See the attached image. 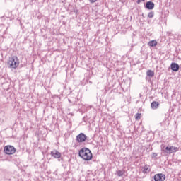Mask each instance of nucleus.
<instances>
[{"mask_svg": "<svg viewBox=\"0 0 181 181\" xmlns=\"http://www.w3.org/2000/svg\"><path fill=\"white\" fill-rule=\"evenodd\" d=\"M78 155L83 160H91L93 159V153L91 151L87 148H83L79 151Z\"/></svg>", "mask_w": 181, "mask_h": 181, "instance_id": "obj_1", "label": "nucleus"}, {"mask_svg": "<svg viewBox=\"0 0 181 181\" xmlns=\"http://www.w3.org/2000/svg\"><path fill=\"white\" fill-rule=\"evenodd\" d=\"M179 151V148L175 147L173 146L165 147V145H161V151L164 153L165 155H170L175 153Z\"/></svg>", "mask_w": 181, "mask_h": 181, "instance_id": "obj_2", "label": "nucleus"}, {"mask_svg": "<svg viewBox=\"0 0 181 181\" xmlns=\"http://www.w3.org/2000/svg\"><path fill=\"white\" fill-rule=\"evenodd\" d=\"M8 66L10 69H16L19 66V59L18 57H13L9 59L8 62Z\"/></svg>", "mask_w": 181, "mask_h": 181, "instance_id": "obj_3", "label": "nucleus"}, {"mask_svg": "<svg viewBox=\"0 0 181 181\" xmlns=\"http://www.w3.org/2000/svg\"><path fill=\"white\" fill-rule=\"evenodd\" d=\"M4 152L6 155H13L16 152V148L13 146H6L4 147Z\"/></svg>", "mask_w": 181, "mask_h": 181, "instance_id": "obj_4", "label": "nucleus"}, {"mask_svg": "<svg viewBox=\"0 0 181 181\" xmlns=\"http://www.w3.org/2000/svg\"><path fill=\"white\" fill-rule=\"evenodd\" d=\"M165 179H166V175H165V174H163V173H158L154 175L155 181H165Z\"/></svg>", "mask_w": 181, "mask_h": 181, "instance_id": "obj_5", "label": "nucleus"}, {"mask_svg": "<svg viewBox=\"0 0 181 181\" xmlns=\"http://www.w3.org/2000/svg\"><path fill=\"white\" fill-rule=\"evenodd\" d=\"M86 139H87V136L84 134V133H81L76 136V141L77 142H86Z\"/></svg>", "mask_w": 181, "mask_h": 181, "instance_id": "obj_6", "label": "nucleus"}, {"mask_svg": "<svg viewBox=\"0 0 181 181\" xmlns=\"http://www.w3.org/2000/svg\"><path fill=\"white\" fill-rule=\"evenodd\" d=\"M51 156L55 159H59V158L62 157V153H60L57 150H53L51 151Z\"/></svg>", "mask_w": 181, "mask_h": 181, "instance_id": "obj_7", "label": "nucleus"}, {"mask_svg": "<svg viewBox=\"0 0 181 181\" xmlns=\"http://www.w3.org/2000/svg\"><path fill=\"white\" fill-rule=\"evenodd\" d=\"M146 9L152 10L153 8H155V4L152 1H147L146 3Z\"/></svg>", "mask_w": 181, "mask_h": 181, "instance_id": "obj_8", "label": "nucleus"}, {"mask_svg": "<svg viewBox=\"0 0 181 181\" xmlns=\"http://www.w3.org/2000/svg\"><path fill=\"white\" fill-rule=\"evenodd\" d=\"M170 67L173 71H179V64L176 63H172Z\"/></svg>", "mask_w": 181, "mask_h": 181, "instance_id": "obj_9", "label": "nucleus"}, {"mask_svg": "<svg viewBox=\"0 0 181 181\" xmlns=\"http://www.w3.org/2000/svg\"><path fill=\"white\" fill-rule=\"evenodd\" d=\"M151 107L152 110H158V108H159V103L156 101H153L151 103Z\"/></svg>", "mask_w": 181, "mask_h": 181, "instance_id": "obj_10", "label": "nucleus"}, {"mask_svg": "<svg viewBox=\"0 0 181 181\" xmlns=\"http://www.w3.org/2000/svg\"><path fill=\"white\" fill-rule=\"evenodd\" d=\"M148 45L150 46V47H155L156 45H158V42L155 40L150 41Z\"/></svg>", "mask_w": 181, "mask_h": 181, "instance_id": "obj_11", "label": "nucleus"}, {"mask_svg": "<svg viewBox=\"0 0 181 181\" xmlns=\"http://www.w3.org/2000/svg\"><path fill=\"white\" fill-rule=\"evenodd\" d=\"M146 75L148 77H153V76H155V72L152 70H148L146 72Z\"/></svg>", "mask_w": 181, "mask_h": 181, "instance_id": "obj_12", "label": "nucleus"}, {"mask_svg": "<svg viewBox=\"0 0 181 181\" xmlns=\"http://www.w3.org/2000/svg\"><path fill=\"white\" fill-rule=\"evenodd\" d=\"M150 172L149 165H145L144 167L143 173H149Z\"/></svg>", "mask_w": 181, "mask_h": 181, "instance_id": "obj_13", "label": "nucleus"}, {"mask_svg": "<svg viewBox=\"0 0 181 181\" xmlns=\"http://www.w3.org/2000/svg\"><path fill=\"white\" fill-rule=\"evenodd\" d=\"M124 173H125V172L124 171V170H118L117 171V175L119 176V177H121V176H122L123 175H124Z\"/></svg>", "mask_w": 181, "mask_h": 181, "instance_id": "obj_14", "label": "nucleus"}, {"mask_svg": "<svg viewBox=\"0 0 181 181\" xmlns=\"http://www.w3.org/2000/svg\"><path fill=\"white\" fill-rule=\"evenodd\" d=\"M135 119L138 120L141 119V114L140 113H136L135 115Z\"/></svg>", "mask_w": 181, "mask_h": 181, "instance_id": "obj_15", "label": "nucleus"}, {"mask_svg": "<svg viewBox=\"0 0 181 181\" xmlns=\"http://www.w3.org/2000/svg\"><path fill=\"white\" fill-rule=\"evenodd\" d=\"M154 15H155V13H154L153 12H150V13L148 14V18H152Z\"/></svg>", "mask_w": 181, "mask_h": 181, "instance_id": "obj_16", "label": "nucleus"}, {"mask_svg": "<svg viewBox=\"0 0 181 181\" xmlns=\"http://www.w3.org/2000/svg\"><path fill=\"white\" fill-rule=\"evenodd\" d=\"M158 156V153H153L152 154V158H156Z\"/></svg>", "mask_w": 181, "mask_h": 181, "instance_id": "obj_17", "label": "nucleus"}, {"mask_svg": "<svg viewBox=\"0 0 181 181\" xmlns=\"http://www.w3.org/2000/svg\"><path fill=\"white\" fill-rule=\"evenodd\" d=\"M90 4H94V2H97V0H89Z\"/></svg>", "mask_w": 181, "mask_h": 181, "instance_id": "obj_18", "label": "nucleus"}]
</instances>
